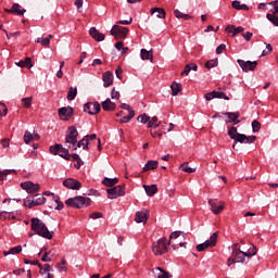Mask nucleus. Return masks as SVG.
Listing matches in <instances>:
<instances>
[{
  "label": "nucleus",
  "mask_w": 278,
  "mask_h": 278,
  "mask_svg": "<svg viewBox=\"0 0 278 278\" xmlns=\"http://www.w3.org/2000/svg\"><path fill=\"white\" fill-rule=\"evenodd\" d=\"M240 132H238V128L236 126H232L228 129V136L233 140Z\"/></svg>",
  "instance_id": "44"
},
{
  "label": "nucleus",
  "mask_w": 278,
  "mask_h": 278,
  "mask_svg": "<svg viewBox=\"0 0 278 278\" xmlns=\"http://www.w3.org/2000/svg\"><path fill=\"white\" fill-rule=\"evenodd\" d=\"M102 109L104 112H113V110H116V103L112 102V100L108 98L102 102Z\"/></svg>",
  "instance_id": "24"
},
{
  "label": "nucleus",
  "mask_w": 278,
  "mask_h": 278,
  "mask_svg": "<svg viewBox=\"0 0 278 278\" xmlns=\"http://www.w3.org/2000/svg\"><path fill=\"white\" fill-rule=\"evenodd\" d=\"M150 134H151L152 138H162L163 132H160L156 129H151Z\"/></svg>",
  "instance_id": "57"
},
{
  "label": "nucleus",
  "mask_w": 278,
  "mask_h": 278,
  "mask_svg": "<svg viewBox=\"0 0 278 278\" xmlns=\"http://www.w3.org/2000/svg\"><path fill=\"white\" fill-rule=\"evenodd\" d=\"M103 186H106V188H112L118 184V178H108L105 177L102 180Z\"/></svg>",
  "instance_id": "28"
},
{
  "label": "nucleus",
  "mask_w": 278,
  "mask_h": 278,
  "mask_svg": "<svg viewBox=\"0 0 278 278\" xmlns=\"http://www.w3.org/2000/svg\"><path fill=\"white\" fill-rule=\"evenodd\" d=\"M109 199H118V197H125V185H118L116 187L106 190Z\"/></svg>",
  "instance_id": "10"
},
{
  "label": "nucleus",
  "mask_w": 278,
  "mask_h": 278,
  "mask_svg": "<svg viewBox=\"0 0 278 278\" xmlns=\"http://www.w3.org/2000/svg\"><path fill=\"white\" fill-rule=\"evenodd\" d=\"M233 140H235V143L232 144V149H236V144H238V142H240V144H253V142L257 140V137L239 134L235 137Z\"/></svg>",
  "instance_id": "7"
},
{
  "label": "nucleus",
  "mask_w": 278,
  "mask_h": 278,
  "mask_svg": "<svg viewBox=\"0 0 278 278\" xmlns=\"http://www.w3.org/2000/svg\"><path fill=\"white\" fill-rule=\"evenodd\" d=\"M179 169L180 170H184V173H197V168H192L190 166H188V163H182L180 166H179Z\"/></svg>",
  "instance_id": "37"
},
{
  "label": "nucleus",
  "mask_w": 278,
  "mask_h": 278,
  "mask_svg": "<svg viewBox=\"0 0 278 278\" xmlns=\"http://www.w3.org/2000/svg\"><path fill=\"white\" fill-rule=\"evenodd\" d=\"M21 4L14 3L11 9H4V11L7 12V14H17V16H23V14L27 12V10H21Z\"/></svg>",
  "instance_id": "18"
},
{
  "label": "nucleus",
  "mask_w": 278,
  "mask_h": 278,
  "mask_svg": "<svg viewBox=\"0 0 278 278\" xmlns=\"http://www.w3.org/2000/svg\"><path fill=\"white\" fill-rule=\"evenodd\" d=\"M17 66L21 68H31V66H34V64H31V58H26L24 61H20Z\"/></svg>",
  "instance_id": "33"
},
{
  "label": "nucleus",
  "mask_w": 278,
  "mask_h": 278,
  "mask_svg": "<svg viewBox=\"0 0 278 278\" xmlns=\"http://www.w3.org/2000/svg\"><path fill=\"white\" fill-rule=\"evenodd\" d=\"M129 34V28L118 25H113L111 29V36H114L115 40H121V38H127Z\"/></svg>",
  "instance_id": "8"
},
{
  "label": "nucleus",
  "mask_w": 278,
  "mask_h": 278,
  "mask_svg": "<svg viewBox=\"0 0 278 278\" xmlns=\"http://www.w3.org/2000/svg\"><path fill=\"white\" fill-rule=\"evenodd\" d=\"M31 140H34V135L31 132H29V130H26L24 134L25 144H29V142H31Z\"/></svg>",
  "instance_id": "48"
},
{
  "label": "nucleus",
  "mask_w": 278,
  "mask_h": 278,
  "mask_svg": "<svg viewBox=\"0 0 278 278\" xmlns=\"http://www.w3.org/2000/svg\"><path fill=\"white\" fill-rule=\"evenodd\" d=\"M59 116H66L67 118H71L73 116V108L71 106H64L59 109Z\"/></svg>",
  "instance_id": "25"
},
{
  "label": "nucleus",
  "mask_w": 278,
  "mask_h": 278,
  "mask_svg": "<svg viewBox=\"0 0 278 278\" xmlns=\"http://www.w3.org/2000/svg\"><path fill=\"white\" fill-rule=\"evenodd\" d=\"M30 227L31 231H35V233L41 238H46L47 240H51L53 238V231H49V228H47V225L43 224L41 219L33 217L30 219Z\"/></svg>",
  "instance_id": "2"
},
{
  "label": "nucleus",
  "mask_w": 278,
  "mask_h": 278,
  "mask_svg": "<svg viewBox=\"0 0 278 278\" xmlns=\"http://www.w3.org/2000/svg\"><path fill=\"white\" fill-rule=\"evenodd\" d=\"M23 251V247L17 245L14 248H11L9 251H4L3 255L8 256V255H18V253H21Z\"/></svg>",
  "instance_id": "31"
},
{
  "label": "nucleus",
  "mask_w": 278,
  "mask_h": 278,
  "mask_svg": "<svg viewBox=\"0 0 278 278\" xmlns=\"http://www.w3.org/2000/svg\"><path fill=\"white\" fill-rule=\"evenodd\" d=\"M199 66L197 63H189L185 66V71L181 72V75H190V71H198Z\"/></svg>",
  "instance_id": "30"
},
{
  "label": "nucleus",
  "mask_w": 278,
  "mask_h": 278,
  "mask_svg": "<svg viewBox=\"0 0 278 278\" xmlns=\"http://www.w3.org/2000/svg\"><path fill=\"white\" fill-rule=\"evenodd\" d=\"M12 173H16L14 169H4L0 172V181H3L8 175H12Z\"/></svg>",
  "instance_id": "45"
},
{
  "label": "nucleus",
  "mask_w": 278,
  "mask_h": 278,
  "mask_svg": "<svg viewBox=\"0 0 278 278\" xmlns=\"http://www.w3.org/2000/svg\"><path fill=\"white\" fill-rule=\"evenodd\" d=\"M50 153L52 155H60V157H63V160H71V153H68V149L64 148L62 144L56 143L54 146H51L49 148Z\"/></svg>",
  "instance_id": "5"
},
{
  "label": "nucleus",
  "mask_w": 278,
  "mask_h": 278,
  "mask_svg": "<svg viewBox=\"0 0 278 278\" xmlns=\"http://www.w3.org/2000/svg\"><path fill=\"white\" fill-rule=\"evenodd\" d=\"M227 49V46L225 43H222L219 45L217 48H216V54L217 55H220V53H223V51Z\"/></svg>",
  "instance_id": "58"
},
{
  "label": "nucleus",
  "mask_w": 278,
  "mask_h": 278,
  "mask_svg": "<svg viewBox=\"0 0 278 278\" xmlns=\"http://www.w3.org/2000/svg\"><path fill=\"white\" fill-rule=\"evenodd\" d=\"M266 18L269 20V22L273 23V25H275V27H278V16L277 15L267 13Z\"/></svg>",
  "instance_id": "41"
},
{
  "label": "nucleus",
  "mask_w": 278,
  "mask_h": 278,
  "mask_svg": "<svg viewBox=\"0 0 278 278\" xmlns=\"http://www.w3.org/2000/svg\"><path fill=\"white\" fill-rule=\"evenodd\" d=\"M205 99L207 101H212V99H224L225 101H229V97L225 94L223 91H212L205 94Z\"/></svg>",
  "instance_id": "17"
},
{
  "label": "nucleus",
  "mask_w": 278,
  "mask_h": 278,
  "mask_svg": "<svg viewBox=\"0 0 278 278\" xmlns=\"http://www.w3.org/2000/svg\"><path fill=\"white\" fill-rule=\"evenodd\" d=\"M173 97H177L181 92V85L173 83L170 86Z\"/></svg>",
  "instance_id": "34"
},
{
  "label": "nucleus",
  "mask_w": 278,
  "mask_h": 278,
  "mask_svg": "<svg viewBox=\"0 0 278 278\" xmlns=\"http://www.w3.org/2000/svg\"><path fill=\"white\" fill-rule=\"evenodd\" d=\"M131 23H134V18L129 17L128 20H121L117 22V25H131Z\"/></svg>",
  "instance_id": "56"
},
{
  "label": "nucleus",
  "mask_w": 278,
  "mask_h": 278,
  "mask_svg": "<svg viewBox=\"0 0 278 278\" xmlns=\"http://www.w3.org/2000/svg\"><path fill=\"white\" fill-rule=\"evenodd\" d=\"M174 15L176 16V18H184L185 21H190V18H192V16L181 13V11L179 10H175Z\"/></svg>",
  "instance_id": "38"
},
{
  "label": "nucleus",
  "mask_w": 278,
  "mask_h": 278,
  "mask_svg": "<svg viewBox=\"0 0 278 278\" xmlns=\"http://www.w3.org/2000/svg\"><path fill=\"white\" fill-rule=\"evenodd\" d=\"M51 38H53V35H48L46 38H37L35 42L38 45H41L42 47L49 48V45H51Z\"/></svg>",
  "instance_id": "26"
},
{
  "label": "nucleus",
  "mask_w": 278,
  "mask_h": 278,
  "mask_svg": "<svg viewBox=\"0 0 278 278\" xmlns=\"http://www.w3.org/2000/svg\"><path fill=\"white\" fill-rule=\"evenodd\" d=\"M224 116H228L229 121L228 123H233V125L240 124V112H226L224 113Z\"/></svg>",
  "instance_id": "23"
},
{
  "label": "nucleus",
  "mask_w": 278,
  "mask_h": 278,
  "mask_svg": "<svg viewBox=\"0 0 278 278\" xmlns=\"http://www.w3.org/2000/svg\"><path fill=\"white\" fill-rule=\"evenodd\" d=\"M54 202L56 203L54 210H64V202L60 201V198H54Z\"/></svg>",
  "instance_id": "52"
},
{
  "label": "nucleus",
  "mask_w": 278,
  "mask_h": 278,
  "mask_svg": "<svg viewBox=\"0 0 278 278\" xmlns=\"http://www.w3.org/2000/svg\"><path fill=\"white\" fill-rule=\"evenodd\" d=\"M155 123H157V116H153L152 119H149L148 129H151V127H153V125H155Z\"/></svg>",
  "instance_id": "59"
},
{
  "label": "nucleus",
  "mask_w": 278,
  "mask_h": 278,
  "mask_svg": "<svg viewBox=\"0 0 278 278\" xmlns=\"http://www.w3.org/2000/svg\"><path fill=\"white\" fill-rule=\"evenodd\" d=\"M208 204L211 205V210H212L213 214H220V212H223V210H225V202L210 200Z\"/></svg>",
  "instance_id": "16"
},
{
  "label": "nucleus",
  "mask_w": 278,
  "mask_h": 278,
  "mask_svg": "<svg viewBox=\"0 0 278 278\" xmlns=\"http://www.w3.org/2000/svg\"><path fill=\"white\" fill-rule=\"evenodd\" d=\"M143 188L148 197H153V194H157V185H151V186L143 185Z\"/></svg>",
  "instance_id": "27"
},
{
  "label": "nucleus",
  "mask_w": 278,
  "mask_h": 278,
  "mask_svg": "<svg viewBox=\"0 0 278 278\" xmlns=\"http://www.w3.org/2000/svg\"><path fill=\"white\" fill-rule=\"evenodd\" d=\"M179 236H181V231H174V232H172L170 236H169L168 244H170V240H173V238L177 239V238H179Z\"/></svg>",
  "instance_id": "60"
},
{
  "label": "nucleus",
  "mask_w": 278,
  "mask_h": 278,
  "mask_svg": "<svg viewBox=\"0 0 278 278\" xmlns=\"http://www.w3.org/2000/svg\"><path fill=\"white\" fill-rule=\"evenodd\" d=\"M260 129H262V124L254 119L252 122V131H253V134H257V131H260Z\"/></svg>",
  "instance_id": "51"
},
{
  "label": "nucleus",
  "mask_w": 278,
  "mask_h": 278,
  "mask_svg": "<svg viewBox=\"0 0 278 278\" xmlns=\"http://www.w3.org/2000/svg\"><path fill=\"white\" fill-rule=\"evenodd\" d=\"M136 223H147L149 220V211H138L135 216Z\"/></svg>",
  "instance_id": "20"
},
{
  "label": "nucleus",
  "mask_w": 278,
  "mask_h": 278,
  "mask_svg": "<svg viewBox=\"0 0 278 278\" xmlns=\"http://www.w3.org/2000/svg\"><path fill=\"white\" fill-rule=\"evenodd\" d=\"M152 252L154 255H164L168 253V245L166 244V238L159 239L156 242L152 243Z\"/></svg>",
  "instance_id": "4"
},
{
  "label": "nucleus",
  "mask_w": 278,
  "mask_h": 278,
  "mask_svg": "<svg viewBox=\"0 0 278 278\" xmlns=\"http://www.w3.org/2000/svg\"><path fill=\"white\" fill-rule=\"evenodd\" d=\"M242 31H244V27H242V26H239V27L235 28L232 37L237 36V34H242Z\"/></svg>",
  "instance_id": "63"
},
{
  "label": "nucleus",
  "mask_w": 278,
  "mask_h": 278,
  "mask_svg": "<svg viewBox=\"0 0 278 278\" xmlns=\"http://www.w3.org/2000/svg\"><path fill=\"white\" fill-rule=\"evenodd\" d=\"M75 97H77V88L71 87L67 93V101H74Z\"/></svg>",
  "instance_id": "39"
},
{
  "label": "nucleus",
  "mask_w": 278,
  "mask_h": 278,
  "mask_svg": "<svg viewBox=\"0 0 278 278\" xmlns=\"http://www.w3.org/2000/svg\"><path fill=\"white\" fill-rule=\"evenodd\" d=\"M141 60H151L153 62V54L147 49H141Z\"/></svg>",
  "instance_id": "36"
},
{
  "label": "nucleus",
  "mask_w": 278,
  "mask_h": 278,
  "mask_svg": "<svg viewBox=\"0 0 278 278\" xmlns=\"http://www.w3.org/2000/svg\"><path fill=\"white\" fill-rule=\"evenodd\" d=\"M135 116H136V112L135 111H130V112H128V115L124 116L118 122L119 123H129V121H131V118H134Z\"/></svg>",
  "instance_id": "40"
},
{
  "label": "nucleus",
  "mask_w": 278,
  "mask_h": 278,
  "mask_svg": "<svg viewBox=\"0 0 278 278\" xmlns=\"http://www.w3.org/2000/svg\"><path fill=\"white\" fill-rule=\"evenodd\" d=\"M240 68H242V71L244 73H249V71H254L255 68H257V61H244V60H237Z\"/></svg>",
  "instance_id": "13"
},
{
  "label": "nucleus",
  "mask_w": 278,
  "mask_h": 278,
  "mask_svg": "<svg viewBox=\"0 0 278 278\" xmlns=\"http://www.w3.org/2000/svg\"><path fill=\"white\" fill-rule=\"evenodd\" d=\"M111 99H116V100L121 99V92L116 91V88L112 89V91H111Z\"/></svg>",
  "instance_id": "54"
},
{
  "label": "nucleus",
  "mask_w": 278,
  "mask_h": 278,
  "mask_svg": "<svg viewBox=\"0 0 278 278\" xmlns=\"http://www.w3.org/2000/svg\"><path fill=\"white\" fill-rule=\"evenodd\" d=\"M159 164L160 163L157 161H148L143 167L144 173H147V170H155Z\"/></svg>",
  "instance_id": "29"
},
{
  "label": "nucleus",
  "mask_w": 278,
  "mask_h": 278,
  "mask_svg": "<svg viewBox=\"0 0 278 278\" xmlns=\"http://www.w3.org/2000/svg\"><path fill=\"white\" fill-rule=\"evenodd\" d=\"M232 8L235 10H245V11H249V5L241 4L240 1H238V0L232 1Z\"/></svg>",
  "instance_id": "35"
},
{
  "label": "nucleus",
  "mask_w": 278,
  "mask_h": 278,
  "mask_svg": "<svg viewBox=\"0 0 278 278\" xmlns=\"http://www.w3.org/2000/svg\"><path fill=\"white\" fill-rule=\"evenodd\" d=\"M52 258L48 253H43L42 257H41V262H51Z\"/></svg>",
  "instance_id": "64"
},
{
  "label": "nucleus",
  "mask_w": 278,
  "mask_h": 278,
  "mask_svg": "<svg viewBox=\"0 0 278 278\" xmlns=\"http://www.w3.org/2000/svg\"><path fill=\"white\" fill-rule=\"evenodd\" d=\"M138 123L147 124L149 121H151V117L147 115V113H143L137 117Z\"/></svg>",
  "instance_id": "46"
},
{
  "label": "nucleus",
  "mask_w": 278,
  "mask_h": 278,
  "mask_svg": "<svg viewBox=\"0 0 278 278\" xmlns=\"http://www.w3.org/2000/svg\"><path fill=\"white\" fill-rule=\"evenodd\" d=\"M151 14H155V12L157 13L156 16L157 18H165L166 17V11L162 8H152L150 10Z\"/></svg>",
  "instance_id": "32"
},
{
  "label": "nucleus",
  "mask_w": 278,
  "mask_h": 278,
  "mask_svg": "<svg viewBox=\"0 0 278 278\" xmlns=\"http://www.w3.org/2000/svg\"><path fill=\"white\" fill-rule=\"evenodd\" d=\"M45 203H47V199L41 194H35L33 200L27 199L24 201L25 207L29 208L36 207L38 205H45Z\"/></svg>",
  "instance_id": "9"
},
{
  "label": "nucleus",
  "mask_w": 278,
  "mask_h": 278,
  "mask_svg": "<svg viewBox=\"0 0 278 278\" xmlns=\"http://www.w3.org/2000/svg\"><path fill=\"white\" fill-rule=\"evenodd\" d=\"M218 241V232H214L208 240H206L204 243H200L197 245V251L200 253L203 251H207V249H212Z\"/></svg>",
  "instance_id": "6"
},
{
  "label": "nucleus",
  "mask_w": 278,
  "mask_h": 278,
  "mask_svg": "<svg viewBox=\"0 0 278 278\" xmlns=\"http://www.w3.org/2000/svg\"><path fill=\"white\" fill-rule=\"evenodd\" d=\"M154 278H170V273L164 270L162 267H155L151 270Z\"/></svg>",
  "instance_id": "19"
},
{
  "label": "nucleus",
  "mask_w": 278,
  "mask_h": 278,
  "mask_svg": "<svg viewBox=\"0 0 278 278\" xmlns=\"http://www.w3.org/2000/svg\"><path fill=\"white\" fill-rule=\"evenodd\" d=\"M24 264H33V266H38L39 268H41V264L38 261H29L27 258H24Z\"/></svg>",
  "instance_id": "55"
},
{
  "label": "nucleus",
  "mask_w": 278,
  "mask_h": 278,
  "mask_svg": "<svg viewBox=\"0 0 278 278\" xmlns=\"http://www.w3.org/2000/svg\"><path fill=\"white\" fill-rule=\"evenodd\" d=\"M88 144H89V141L85 137L84 139L77 142V148L80 149V147H83L84 150H88Z\"/></svg>",
  "instance_id": "47"
},
{
  "label": "nucleus",
  "mask_w": 278,
  "mask_h": 278,
  "mask_svg": "<svg viewBox=\"0 0 278 278\" xmlns=\"http://www.w3.org/2000/svg\"><path fill=\"white\" fill-rule=\"evenodd\" d=\"M63 186L68 190H81V182L75 178H67L63 180Z\"/></svg>",
  "instance_id": "15"
},
{
  "label": "nucleus",
  "mask_w": 278,
  "mask_h": 278,
  "mask_svg": "<svg viewBox=\"0 0 278 278\" xmlns=\"http://www.w3.org/2000/svg\"><path fill=\"white\" fill-rule=\"evenodd\" d=\"M90 218H92L93 220H97V218H103V213H99V212L92 213L90 215Z\"/></svg>",
  "instance_id": "61"
},
{
  "label": "nucleus",
  "mask_w": 278,
  "mask_h": 278,
  "mask_svg": "<svg viewBox=\"0 0 278 278\" xmlns=\"http://www.w3.org/2000/svg\"><path fill=\"white\" fill-rule=\"evenodd\" d=\"M244 40H247V42H249V40H251V38H253V33L251 31H247L245 34H242Z\"/></svg>",
  "instance_id": "62"
},
{
  "label": "nucleus",
  "mask_w": 278,
  "mask_h": 278,
  "mask_svg": "<svg viewBox=\"0 0 278 278\" xmlns=\"http://www.w3.org/2000/svg\"><path fill=\"white\" fill-rule=\"evenodd\" d=\"M5 214H8V212H5V211H3V212H1L0 213V216L2 217V218H4V220H16V215H14V213H12V212H10L9 213V216H7Z\"/></svg>",
  "instance_id": "42"
},
{
  "label": "nucleus",
  "mask_w": 278,
  "mask_h": 278,
  "mask_svg": "<svg viewBox=\"0 0 278 278\" xmlns=\"http://www.w3.org/2000/svg\"><path fill=\"white\" fill-rule=\"evenodd\" d=\"M253 255H257V250L254 248L251 252H244L238 248V243L232 245V254L231 257L228 258V266L236 263H244L245 257H253Z\"/></svg>",
  "instance_id": "1"
},
{
  "label": "nucleus",
  "mask_w": 278,
  "mask_h": 278,
  "mask_svg": "<svg viewBox=\"0 0 278 278\" xmlns=\"http://www.w3.org/2000/svg\"><path fill=\"white\" fill-rule=\"evenodd\" d=\"M21 188L26 190L28 194H36V192H40V185L34 184L31 181L21 182Z\"/></svg>",
  "instance_id": "14"
},
{
  "label": "nucleus",
  "mask_w": 278,
  "mask_h": 278,
  "mask_svg": "<svg viewBox=\"0 0 278 278\" xmlns=\"http://www.w3.org/2000/svg\"><path fill=\"white\" fill-rule=\"evenodd\" d=\"M216 66H218V59H213V60H210V61H207V62L205 63V68H207L208 71H210L211 68L216 67Z\"/></svg>",
  "instance_id": "43"
},
{
  "label": "nucleus",
  "mask_w": 278,
  "mask_h": 278,
  "mask_svg": "<svg viewBox=\"0 0 278 278\" xmlns=\"http://www.w3.org/2000/svg\"><path fill=\"white\" fill-rule=\"evenodd\" d=\"M56 268H58L59 273H62V271L66 273V270H67V268H66V261L63 258L61 261V263L56 264Z\"/></svg>",
  "instance_id": "50"
},
{
  "label": "nucleus",
  "mask_w": 278,
  "mask_h": 278,
  "mask_svg": "<svg viewBox=\"0 0 278 278\" xmlns=\"http://www.w3.org/2000/svg\"><path fill=\"white\" fill-rule=\"evenodd\" d=\"M89 34L93 40H97V42H103V40H105V35L99 33V30L94 27L90 28Z\"/></svg>",
  "instance_id": "22"
},
{
  "label": "nucleus",
  "mask_w": 278,
  "mask_h": 278,
  "mask_svg": "<svg viewBox=\"0 0 278 278\" xmlns=\"http://www.w3.org/2000/svg\"><path fill=\"white\" fill-rule=\"evenodd\" d=\"M91 203L92 201L90 200V198L81 195L70 198L65 201V205H67L68 207H76L77 210H81V207H88Z\"/></svg>",
  "instance_id": "3"
},
{
  "label": "nucleus",
  "mask_w": 278,
  "mask_h": 278,
  "mask_svg": "<svg viewBox=\"0 0 278 278\" xmlns=\"http://www.w3.org/2000/svg\"><path fill=\"white\" fill-rule=\"evenodd\" d=\"M8 115V106L5 104L0 102V116H7Z\"/></svg>",
  "instance_id": "53"
},
{
  "label": "nucleus",
  "mask_w": 278,
  "mask_h": 278,
  "mask_svg": "<svg viewBox=\"0 0 278 278\" xmlns=\"http://www.w3.org/2000/svg\"><path fill=\"white\" fill-rule=\"evenodd\" d=\"M77 136H79V131H77V128L75 126H70L67 135L65 136V141L67 144H73L77 142Z\"/></svg>",
  "instance_id": "11"
},
{
  "label": "nucleus",
  "mask_w": 278,
  "mask_h": 278,
  "mask_svg": "<svg viewBox=\"0 0 278 278\" xmlns=\"http://www.w3.org/2000/svg\"><path fill=\"white\" fill-rule=\"evenodd\" d=\"M84 112L94 116V114H99V112H101V104L99 102H87L84 105Z\"/></svg>",
  "instance_id": "12"
},
{
  "label": "nucleus",
  "mask_w": 278,
  "mask_h": 278,
  "mask_svg": "<svg viewBox=\"0 0 278 278\" xmlns=\"http://www.w3.org/2000/svg\"><path fill=\"white\" fill-rule=\"evenodd\" d=\"M33 100H34V97L23 98L22 99L23 106L26 108V109L31 108V101Z\"/></svg>",
  "instance_id": "49"
},
{
  "label": "nucleus",
  "mask_w": 278,
  "mask_h": 278,
  "mask_svg": "<svg viewBox=\"0 0 278 278\" xmlns=\"http://www.w3.org/2000/svg\"><path fill=\"white\" fill-rule=\"evenodd\" d=\"M102 81L104 83V88H110L114 84V74L112 72H105L102 75Z\"/></svg>",
  "instance_id": "21"
}]
</instances>
